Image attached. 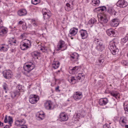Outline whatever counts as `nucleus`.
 I'll return each mask as SVG.
<instances>
[{
  "mask_svg": "<svg viewBox=\"0 0 128 128\" xmlns=\"http://www.w3.org/2000/svg\"><path fill=\"white\" fill-rule=\"evenodd\" d=\"M35 67L34 64L32 62H30L25 64L24 65L23 68L25 72H23L25 75L29 76V73L32 70L34 69Z\"/></svg>",
  "mask_w": 128,
  "mask_h": 128,
  "instance_id": "nucleus-1",
  "label": "nucleus"
},
{
  "mask_svg": "<svg viewBox=\"0 0 128 128\" xmlns=\"http://www.w3.org/2000/svg\"><path fill=\"white\" fill-rule=\"evenodd\" d=\"M31 43L29 40L24 39L20 42V46L22 50H26L30 47Z\"/></svg>",
  "mask_w": 128,
  "mask_h": 128,
  "instance_id": "nucleus-2",
  "label": "nucleus"
},
{
  "mask_svg": "<svg viewBox=\"0 0 128 128\" xmlns=\"http://www.w3.org/2000/svg\"><path fill=\"white\" fill-rule=\"evenodd\" d=\"M94 42L96 44V49L98 50L102 51L104 48L102 42L100 39L97 38H94Z\"/></svg>",
  "mask_w": 128,
  "mask_h": 128,
  "instance_id": "nucleus-3",
  "label": "nucleus"
},
{
  "mask_svg": "<svg viewBox=\"0 0 128 128\" xmlns=\"http://www.w3.org/2000/svg\"><path fill=\"white\" fill-rule=\"evenodd\" d=\"M109 48L113 55H115L118 53V50L115 46V43L114 41L110 42Z\"/></svg>",
  "mask_w": 128,
  "mask_h": 128,
  "instance_id": "nucleus-4",
  "label": "nucleus"
},
{
  "mask_svg": "<svg viewBox=\"0 0 128 128\" xmlns=\"http://www.w3.org/2000/svg\"><path fill=\"white\" fill-rule=\"evenodd\" d=\"M39 99V97L35 94L30 95L29 97V102L32 104L36 103Z\"/></svg>",
  "mask_w": 128,
  "mask_h": 128,
  "instance_id": "nucleus-5",
  "label": "nucleus"
},
{
  "mask_svg": "<svg viewBox=\"0 0 128 128\" xmlns=\"http://www.w3.org/2000/svg\"><path fill=\"white\" fill-rule=\"evenodd\" d=\"M67 46L64 44V41L60 40L59 41L57 46V50H64L67 48Z\"/></svg>",
  "mask_w": 128,
  "mask_h": 128,
  "instance_id": "nucleus-6",
  "label": "nucleus"
},
{
  "mask_svg": "<svg viewBox=\"0 0 128 128\" xmlns=\"http://www.w3.org/2000/svg\"><path fill=\"white\" fill-rule=\"evenodd\" d=\"M127 121V118L124 116L120 117L119 120L120 124L123 127H128V125H126Z\"/></svg>",
  "mask_w": 128,
  "mask_h": 128,
  "instance_id": "nucleus-7",
  "label": "nucleus"
},
{
  "mask_svg": "<svg viewBox=\"0 0 128 128\" xmlns=\"http://www.w3.org/2000/svg\"><path fill=\"white\" fill-rule=\"evenodd\" d=\"M3 76L4 78L7 79H9L12 76V74L10 70H6L3 72Z\"/></svg>",
  "mask_w": 128,
  "mask_h": 128,
  "instance_id": "nucleus-8",
  "label": "nucleus"
},
{
  "mask_svg": "<svg viewBox=\"0 0 128 128\" xmlns=\"http://www.w3.org/2000/svg\"><path fill=\"white\" fill-rule=\"evenodd\" d=\"M116 6L124 8L128 5V3L125 0H119L116 4Z\"/></svg>",
  "mask_w": 128,
  "mask_h": 128,
  "instance_id": "nucleus-9",
  "label": "nucleus"
},
{
  "mask_svg": "<svg viewBox=\"0 0 128 128\" xmlns=\"http://www.w3.org/2000/svg\"><path fill=\"white\" fill-rule=\"evenodd\" d=\"M26 122L24 119L21 120H16L15 122V124L17 126H22L20 128H27V126L24 124Z\"/></svg>",
  "mask_w": 128,
  "mask_h": 128,
  "instance_id": "nucleus-10",
  "label": "nucleus"
},
{
  "mask_svg": "<svg viewBox=\"0 0 128 128\" xmlns=\"http://www.w3.org/2000/svg\"><path fill=\"white\" fill-rule=\"evenodd\" d=\"M73 97L74 99L75 100H78L82 98V94L80 92H76L74 93Z\"/></svg>",
  "mask_w": 128,
  "mask_h": 128,
  "instance_id": "nucleus-11",
  "label": "nucleus"
},
{
  "mask_svg": "<svg viewBox=\"0 0 128 128\" xmlns=\"http://www.w3.org/2000/svg\"><path fill=\"white\" fill-rule=\"evenodd\" d=\"M119 21L117 18H114L111 20L110 22V25L112 27H117L119 24Z\"/></svg>",
  "mask_w": 128,
  "mask_h": 128,
  "instance_id": "nucleus-12",
  "label": "nucleus"
},
{
  "mask_svg": "<svg viewBox=\"0 0 128 128\" xmlns=\"http://www.w3.org/2000/svg\"><path fill=\"white\" fill-rule=\"evenodd\" d=\"M44 107L47 110H51L53 109L52 102L50 100H48L44 103Z\"/></svg>",
  "mask_w": 128,
  "mask_h": 128,
  "instance_id": "nucleus-13",
  "label": "nucleus"
},
{
  "mask_svg": "<svg viewBox=\"0 0 128 128\" xmlns=\"http://www.w3.org/2000/svg\"><path fill=\"white\" fill-rule=\"evenodd\" d=\"M79 32L82 39H84L88 38V34L86 30L82 29L79 31Z\"/></svg>",
  "mask_w": 128,
  "mask_h": 128,
  "instance_id": "nucleus-14",
  "label": "nucleus"
},
{
  "mask_svg": "<svg viewBox=\"0 0 128 128\" xmlns=\"http://www.w3.org/2000/svg\"><path fill=\"white\" fill-rule=\"evenodd\" d=\"M36 118L38 120H41L44 119L45 116V114L42 111L37 112L36 115Z\"/></svg>",
  "mask_w": 128,
  "mask_h": 128,
  "instance_id": "nucleus-15",
  "label": "nucleus"
},
{
  "mask_svg": "<svg viewBox=\"0 0 128 128\" xmlns=\"http://www.w3.org/2000/svg\"><path fill=\"white\" fill-rule=\"evenodd\" d=\"M70 60L73 62L77 61L78 60V55L76 52H74L70 55Z\"/></svg>",
  "mask_w": 128,
  "mask_h": 128,
  "instance_id": "nucleus-16",
  "label": "nucleus"
},
{
  "mask_svg": "<svg viewBox=\"0 0 128 128\" xmlns=\"http://www.w3.org/2000/svg\"><path fill=\"white\" fill-rule=\"evenodd\" d=\"M106 32L108 36L111 37L116 36V32L112 28H110L107 30L106 31Z\"/></svg>",
  "mask_w": 128,
  "mask_h": 128,
  "instance_id": "nucleus-17",
  "label": "nucleus"
},
{
  "mask_svg": "<svg viewBox=\"0 0 128 128\" xmlns=\"http://www.w3.org/2000/svg\"><path fill=\"white\" fill-rule=\"evenodd\" d=\"M60 118L61 121H65L68 119V117L67 115L64 112L61 113L60 115Z\"/></svg>",
  "mask_w": 128,
  "mask_h": 128,
  "instance_id": "nucleus-18",
  "label": "nucleus"
},
{
  "mask_svg": "<svg viewBox=\"0 0 128 128\" xmlns=\"http://www.w3.org/2000/svg\"><path fill=\"white\" fill-rule=\"evenodd\" d=\"M8 32L7 29L3 26L0 28V36H3L6 35Z\"/></svg>",
  "mask_w": 128,
  "mask_h": 128,
  "instance_id": "nucleus-19",
  "label": "nucleus"
},
{
  "mask_svg": "<svg viewBox=\"0 0 128 128\" xmlns=\"http://www.w3.org/2000/svg\"><path fill=\"white\" fill-rule=\"evenodd\" d=\"M108 102V99L106 98L100 99L99 101V104L100 106L106 105Z\"/></svg>",
  "mask_w": 128,
  "mask_h": 128,
  "instance_id": "nucleus-20",
  "label": "nucleus"
},
{
  "mask_svg": "<svg viewBox=\"0 0 128 128\" xmlns=\"http://www.w3.org/2000/svg\"><path fill=\"white\" fill-rule=\"evenodd\" d=\"M73 1L72 2H69L66 4V6L65 7L66 10L67 11H69L71 10L73 8Z\"/></svg>",
  "mask_w": 128,
  "mask_h": 128,
  "instance_id": "nucleus-21",
  "label": "nucleus"
},
{
  "mask_svg": "<svg viewBox=\"0 0 128 128\" xmlns=\"http://www.w3.org/2000/svg\"><path fill=\"white\" fill-rule=\"evenodd\" d=\"M78 29L75 27L72 28L69 31V34L71 36H74L78 32Z\"/></svg>",
  "mask_w": 128,
  "mask_h": 128,
  "instance_id": "nucleus-22",
  "label": "nucleus"
},
{
  "mask_svg": "<svg viewBox=\"0 0 128 128\" xmlns=\"http://www.w3.org/2000/svg\"><path fill=\"white\" fill-rule=\"evenodd\" d=\"M79 70V67L78 66H76L70 69V72L72 74H74L78 73Z\"/></svg>",
  "mask_w": 128,
  "mask_h": 128,
  "instance_id": "nucleus-23",
  "label": "nucleus"
},
{
  "mask_svg": "<svg viewBox=\"0 0 128 128\" xmlns=\"http://www.w3.org/2000/svg\"><path fill=\"white\" fill-rule=\"evenodd\" d=\"M27 11L25 9H22L20 10L18 12V14L20 16L25 15L27 14Z\"/></svg>",
  "mask_w": 128,
  "mask_h": 128,
  "instance_id": "nucleus-24",
  "label": "nucleus"
},
{
  "mask_svg": "<svg viewBox=\"0 0 128 128\" xmlns=\"http://www.w3.org/2000/svg\"><path fill=\"white\" fill-rule=\"evenodd\" d=\"M110 95L117 98V97L119 95V93L115 91H111L110 92Z\"/></svg>",
  "mask_w": 128,
  "mask_h": 128,
  "instance_id": "nucleus-25",
  "label": "nucleus"
},
{
  "mask_svg": "<svg viewBox=\"0 0 128 128\" xmlns=\"http://www.w3.org/2000/svg\"><path fill=\"white\" fill-rule=\"evenodd\" d=\"M44 13H43L44 17V19H48L51 16V14L50 12H48L47 13L44 11Z\"/></svg>",
  "mask_w": 128,
  "mask_h": 128,
  "instance_id": "nucleus-26",
  "label": "nucleus"
},
{
  "mask_svg": "<svg viewBox=\"0 0 128 128\" xmlns=\"http://www.w3.org/2000/svg\"><path fill=\"white\" fill-rule=\"evenodd\" d=\"M40 52L37 51H34L32 52V56L35 58H38V56L40 55Z\"/></svg>",
  "mask_w": 128,
  "mask_h": 128,
  "instance_id": "nucleus-27",
  "label": "nucleus"
},
{
  "mask_svg": "<svg viewBox=\"0 0 128 128\" xmlns=\"http://www.w3.org/2000/svg\"><path fill=\"white\" fill-rule=\"evenodd\" d=\"M60 64V63L58 62H56L52 64V67L54 69H56L59 67Z\"/></svg>",
  "mask_w": 128,
  "mask_h": 128,
  "instance_id": "nucleus-28",
  "label": "nucleus"
},
{
  "mask_svg": "<svg viewBox=\"0 0 128 128\" xmlns=\"http://www.w3.org/2000/svg\"><path fill=\"white\" fill-rule=\"evenodd\" d=\"M100 3V1L99 0H92V4L94 6H98Z\"/></svg>",
  "mask_w": 128,
  "mask_h": 128,
  "instance_id": "nucleus-29",
  "label": "nucleus"
},
{
  "mask_svg": "<svg viewBox=\"0 0 128 128\" xmlns=\"http://www.w3.org/2000/svg\"><path fill=\"white\" fill-rule=\"evenodd\" d=\"M8 47V46L5 45L0 46V50L1 51L5 52L7 51Z\"/></svg>",
  "mask_w": 128,
  "mask_h": 128,
  "instance_id": "nucleus-30",
  "label": "nucleus"
},
{
  "mask_svg": "<svg viewBox=\"0 0 128 128\" xmlns=\"http://www.w3.org/2000/svg\"><path fill=\"white\" fill-rule=\"evenodd\" d=\"M100 19L102 21L105 23H107L108 21L106 17L104 15H102L101 16Z\"/></svg>",
  "mask_w": 128,
  "mask_h": 128,
  "instance_id": "nucleus-31",
  "label": "nucleus"
},
{
  "mask_svg": "<svg viewBox=\"0 0 128 128\" xmlns=\"http://www.w3.org/2000/svg\"><path fill=\"white\" fill-rule=\"evenodd\" d=\"M104 60L103 57L101 56L99 58L98 64L100 66V65L102 64V62H104Z\"/></svg>",
  "mask_w": 128,
  "mask_h": 128,
  "instance_id": "nucleus-32",
  "label": "nucleus"
},
{
  "mask_svg": "<svg viewBox=\"0 0 128 128\" xmlns=\"http://www.w3.org/2000/svg\"><path fill=\"white\" fill-rule=\"evenodd\" d=\"M96 20L94 18H92L89 21L88 23L91 24H93L96 23Z\"/></svg>",
  "mask_w": 128,
  "mask_h": 128,
  "instance_id": "nucleus-33",
  "label": "nucleus"
},
{
  "mask_svg": "<svg viewBox=\"0 0 128 128\" xmlns=\"http://www.w3.org/2000/svg\"><path fill=\"white\" fill-rule=\"evenodd\" d=\"M9 43L11 45L14 44L16 43V40L14 38H11L9 40Z\"/></svg>",
  "mask_w": 128,
  "mask_h": 128,
  "instance_id": "nucleus-34",
  "label": "nucleus"
},
{
  "mask_svg": "<svg viewBox=\"0 0 128 128\" xmlns=\"http://www.w3.org/2000/svg\"><path fill=\"white\" fill-rule=\"evenodd\" d=\"M68 80L72 84H75L76 81V80L74 77H72L71 78Z\"/></svg>",
  "mask_w": 128,
  "mask_h": 128,
  "instance_id": "nucleus-35",
  "label": "nucleus"
},
{
  "mask_svg": "<svg viewBox=\"0 0 128 128\" xmlns=\"http://www.w3.org/2000/svg\"><path fill=\"white\" fill-rule=\"evenodd\" d=\"M96 10H97L99 11H103L106 10V8L104 6L96 8Z\"/></svg>",
  "mask_w": 128,
  "mask_h": 128,
  "instance_id": "nucleus-36",
  "label": "nucleus"
},
{
  "mask_svg": "<svg viewBox=\"0 0 128 128\" xmlns=\"http://www.w3.org/2000/svg\"><path fill=\"white\" fill-rule=\"evenodd\" d=\"M3 88L6 93L7 92V91L8 90V86L7 84L5 83H4L2 85Z\"/></svg>",
  "mask_w": 128,
  "mask_h": 128,
  "instance_id": "nucleus-37",
  "label": "nucleus"
},
{
  "mask_svg": "<svg viewBox=\"0 0 128 128\" xmlns=\"http://www.w3.org/2000/svg\"><path fill=\"white\" fill-rule=\"evenodd\" d=\"M8 122L10 126H11V124L13 122V119L12 117L10 116H8Z\"/></svg>",
  "mask_w": 128,
  "mask_h": 128,
  "instance_id": "nucleus-38",
  "label": "nucleus"
},
{
  "mask_svg": "<svg viewBox=\"0 0 128 128\" xmlns=\"http://www.w3.org/2000/svg\"><path fill=\"white\" fill-rule=\"evenodd\" d=\"M128 37L127 36H126L125 37L121 39V42L122 44L125 43L128 41Z\"/></svg>",
  "mask_w": 128,
  "mask_h": 128,
  "instance_id": "nucleus-39",
  "label": "nucleus"
},
{
  "mask_svg": "<svg viewBox=\"0 0 128 128\" xmlns=\"http://www.w3.org/2000/svg\"><path fill=\"white\" fill-rule=\"evenodd\" d=\"M76 78L80 80L81 79L84 78V77L83 74L79 73L78 74Z\"/></svg>",
  "mask_w": 128,
  "mask_h": 128,
  "instance_id": "nucleus-40",
  "label": "nucleus"
},
{
  "mask_svg": "<svg viewBox=\"0 0 128 128\" xmlns=\"http://www.w3.org/2000/svg\"><path fill=\"white\" fill-rule=\"evenodd\" d=\"M76 116H74L72 120V122L76 123L79 120L78 118H76Z\"/></svg>",
  "mask_w": 128,
  "mask_h": 128,
  "instance_id": "nucleus-41",
  "label": "nucleus"
},
{
  "mask_svg": "<svg viewBox=\"0 0 128 128\" xmlns=\"http://www.w3.org/2000/svg\"><path fill=\"white\" fill-rule=\"evenodd\" d=\"M74 116H76V118H78V120H79L80 118L81 117H84V114L82 115L80 114V113H78L76 114Z\"/></svg>",
  "mask_w": 128,
  "mask_h": 128,
  "instance_id": "nucleus-42",
  "label": "nucleus"
},
{
  "mask_svg": "<svg viewBox=\"0 0 128 128\" xmlns=\"http://www.w3.org/2000/svg\"><path fill=\"white\" fill-rule=\"evenodd\" d=\"M40 2V0H32V3L34 5H36Z\"/></svg>",
  "mask_w": 128,
  "mask_h": 128,
  "instance_id": "nucleus-43",
  "label": "nucleus"
},
{
  "mask_svg": "<svg viewBox=\"0 0 128 128\" xmlns=\"http://www.w3.org/2000/svg\"><path fill=\"white\" fill-rule=\"evenodd\" d=\"M121 64L124 66H126L128 65V63L126 60H123L121 62Z\"/></svg>",
  "mask_w": 128,
  "mask_h": 128,
  "instance_id": "nucleus-44",
  "label": "nucleus"
},
{
  "mask_svg": "<svg viewBox=\"0 0 128 128\" xmlns=\"http://www.w3.org/2000/svg\"><path fill=\"white\" fill-rule=\"evenodd\" d=\"M26 34L24 33L21 35L20 37L22 39H24L26 37Z\"/></svg>",
  "mask_w": 128,
  "mask_h": 128,
  "instance_id": "nucleus-45",
  "label": "nucleus"
},
{
  "mask_svg": "<svg viewBox=\"0 0 128 128\" xmlns=\"http://www.w3.org/2000/svg\"><path fill=\"white\" fill-rule=\"evenodd\" d=\"M26 24V23L24 22H23L22 21H20L18 23V25H25Z\"/></svg>",
  "mask_w": 128,
  "mask_h": 128,
  "instance_id": "nucleus-46",
  "label": "nucleus"
},
{
  "mask_svg": "<svg viewBox=\"0 0 128 128\" xmlns=\"http://www.w3.org/2000/svg\"><path fill=\"white\" fill-rule=\"evenodd\" d=\"M124 107L125 111L128 112V104L124 105Z\"/></svg>",
  "mask_w": 128,
  "mask_h": 128,
  "instance_id": "nucleus-47",
  "label": "nucleus"
},
{
  "mask_svg": "<svg viewBox=\"0 0 128 128\" xmlns=\"http://www.w3.org/2000/svg\"><path fill=\"white\" fill-rule=\"evenodd\" d=\"M112 12L110 13L112 15H114V16L116 15V12L114 10H111Z\"/></svg>",
  "mask_w": 128,
  "mask_h": 128,
  "instance_id": "nucleus-48",
  "label": "nucleus"
},
{
  "mask_svg": "<svg viewBox=\"0 0 128 128\" xmlns=\"http://www.w3.org/2000/svg\"><path fill=\"white\" fill-rule=\"evenodd\" d=\"M21 91H20L18 90H17L15 91V92H16V95H18V96H19L20 94V92H21Z\"/></svg>",
  "mask_w": 128,
  "mask_h": 128,
  "instance_id": "nucleus-49",
  "label": "nucleus"
},
{
  "mask_svg": "<svg viewBox=\"0 0 128 128\" xmlns=\"http://www.w3.org/2000/svg\"><path fill=\"white\" fill-rule=\"evenodd\" d=\"M3 26V22L1 18H0V28Z\"/></svg>",
  "mask_w": 128,
  "mask_h": 128,
  "instance_id": "nucleus-50",
  "label": "nucleus"
},
{
  "mask_svg": "<svg viewBox=\"0 0 128 128\" xmlns=\"http://www.w3.org/2000/svg\"><path fill=\"white\" fill-rule=\"evenodd\" d=\"M17 88L18 89V90H19L20 91H22V86L20 85L18 86L17 87Z\"/></svg>",
  "mask_w": 128,
  "mask_h": 128,
  "instance_id": "nucleus-51",
  "label": "nucleus"
},
{
  "mask_svg": "<svg viewBox=\"0 0 128 128\" xmlns=\"http://www.w3.org/2000/svg\"><path fill=\"white\" fill-rule=\"evenodd\" d=\"M16 96V94L15 92L12 93V98H14Z\"/></svg>",
  "mask_w": 128,
  "mask_h": 128,
  "instance_id": "nucleus-52",
  "label": "nucleus"
},
{
  "mask_svg": "<svg viewBox=\"0 0 128 128\" xmlns=\"http://www.w3.org/2000/svg\"><path fill=\"white\" fill-rule=\"evenodd\" d=\"M44 11L46 12V13H47L48 12H50V11L49 10H47L46 8H44L42 10L43 13H44Z\"/></svg>",
  "mask_w": 128,
  "mask_h": 128,
  "instance_id": "nucleus-53",
  "label": "nucleus"
},
{
  "mask_svg": "<svg viewBox=\"0 0 128 128\" xmlns=\"http://www.w3.org/2000/svg\"><path fill=\"white\" fill-rule=\"evenodd\" d=\"M26 24L25 25H22V29L24 30H26L27 28V26H26Z\"/></svg>",
  "mask_w": 128,
  "mask_h": 128,
  "instance_id": "nucleus-54",
  "label": "nucleus"
},
{
  "mask_svg": "<svg viewBox=\"0 0 128 128\" xmlns=\"http://www.w3.org/2000/svg\"><path fill=\"white\" fill-rule=\"evenodd\" d=\"M7 118V116L6 115L5 116L4 120V122L5 123H7L8 122Z\"/></svg>",
  "mask_w": 128,
  "mask_h": 128,
  "instance_id": "nucleus-55",
  "label": "nucleus"
},
{
  "mask_svg": "<svg viewBox=\"0 0 128 128\" xmlns=\"http://www.w3.org/2000/svg\"><path fill=\"white\" fill-rule=\"evenodd\" d=\"M108 126V124H106L103 126V128H109V127Z\"/></svg>",
  "mask_w": 128,
  "mask_h": 128,
  "instance_id": "nucleus-56",
  "label": "nucleus"
},
{
  "mask_svg": "<svg viewBox=\"0 0 128 128\" xmlns=\"http://www.w3.org/2000/svg\"><path fill=\"white\" fill-rule=\"evenodd\" d=\"M59 87L58 86L56 88H55V90L57 91H59L60 92V90H59Z\"/></svg>",
  "mask_w": 128,
  "mask_h": 128,
  "instance_id": "nucleus-57",
  "label": "nucleus"
},
{
  "mask_svg": "<svg viewBox=\"0 0 128 128\" xmlns=\"http://www.w3.org/2000/svg\"><path fill=\"white\" fill-rule=\"evenodd\" d=\"M9 128V126L8 125H6L4 128Z\"/></svg>",
  "mask_w": 128,
  "mask_h": 128,
  "instance_id": "nucleus-58",
  "label": "nucleus"
},
{
  "mask_svg": "<svg viewBox=\"0 0 128 128\" xmlns=\"http://www.w3.org/2000/svg\"><path fill=\"white\" fill-rule=\"evenodd\" d=\"M3 123L2 122H0V127H2L3 126Z\"/></svg>",
  "mask_w": 128,
  "mask_h": 128,
  "instance_id": "nucleus-59",
  "label": "nucleus"
},
{
  "mask_svg": "<svg viewBox=\"0 0 128 128\" xmlns=\"http://www.w3.org/2000/svg\"><path fill=\"white\" fill-rule=\"evenodd\" d=\"M33 24L34 26H37L35 22L33 23Z\"/></svg>",
  "mask_w": 128,
  "mask_h": 128,
  "instance_id": "nucleus-60",
  "label": "nucleus"
},
{
  "mask_svg": "<svg viewBox=\"0 0 128 128\" xmlns=\"http://www.w3.org/2000/svg\"><path fill=\"white\" fill-rule=\"evenodd\" d=\"M14 50L13 49H11V50H10V52H14Z\"/></svg>",
  "mask_w": 128,
  "mask_h": 128,
  "instance_id": "nucleus-61",
  "label": "nucleus"
},
{
  "mask_svg": "<svg viewBox=\"0 0 128 128\" xmlns=\"http://www.w3.org/2000/svg\"><path fill=\"white\" fill-rule=\"evenodd\" d=\"M127 57L128 58V53L127 54Z\"/></svg>",
  "mask_w": 128,
  "mask_h": 128,
  "instance_id": "nucleus-62",
  "label": "nucleus"
},
{
  "mask_svg": "<svg viewBox=\"0 0 128 128\" xmlns=\"http://www.w3.org/2000/svg\"><path fill=\"white\" fill-rule=\"evenodd\" d=\"M126 125H127V124H126ZM125 128H128V127H125Z\"/></svg>",
  "mask_w": 128,
  "mask_h": 128,
  "instance_id": "nucleus-63",
  "label": "nucleus"
},
{
  "mask_svg": "<svg viewBox=\"0 0 128 128\" xmlns=\"http://www.w3.org/2000/svg\"><path fill=\"white\" fill-rule=\"evenodd\" d=\"M110 86H112V85H111V84H110Z\"/></svg>",
  "mask_w": 128,
  "mask_h": 128,
  "instance_id": "nucleus-64",
  "label": "nucleus"
}]
</instances>
